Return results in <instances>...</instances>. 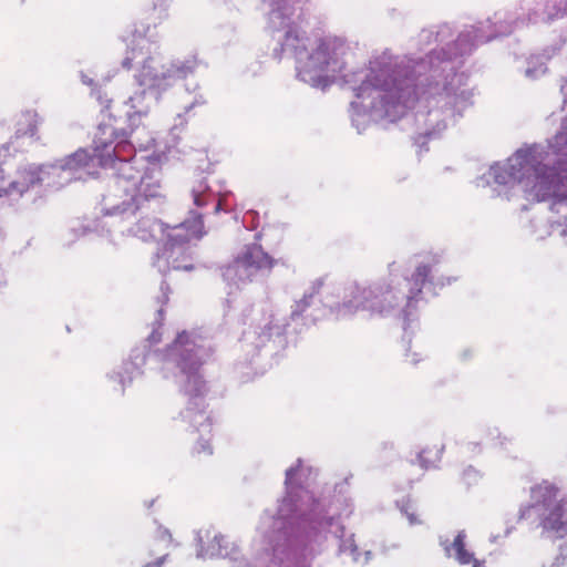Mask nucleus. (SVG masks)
<instances>
[{
    "label": "nucleus",
    "instance_id": "nucleus-10",
    "mask_svg": "<svg viewBox=\"0 0 567 567\" xmlns=\"http://www.w3.org/2000/svg\"><path fill=\"white\" fill-rule=\"evenodd\" d=\"M431 275V267L429 265H420L409 279L410 289L406 296L408 301L414 300L423 290L425 282Z\"/></svg>",
    "mask_w": 567,
    "mask_h": 567
},
{
    "label": "nucleus",
    "instance_id": "nucleus-19",
    "mask_svg": "<svg viewBox=\"0 0 567 567\" xmlns=\"http://www.w3.org/2000/svg\"><path fill=\"white\" fill-rule=\"evenodd\" d=\"M478 477V472L474 470L473 467H467L463 471L461 480L466 484L471 485L472 483H475Z\"/></svg>",
    "mask_w": 567,
    "mask_h": 567
},
{
    "label": "nucleus",
    "instance_id": "nucleus-7",
    "mask_svg": "<svg viewBox=\"0 0 567 567\" xmlns=\"http://www.w3.org/2000/svg\"><path fill=\"white\" fill-rule=\"evenodd\" d=\"M540 525L556 533L559 537L567 536V502L561 499L547 513L540 514Z\"/></svg>",
    "mask_w": 567,
    "mask_h": 567
},
{
    "label": "nucleus",
    "instance_id": "nucleus-21",
    "mask_svg": "<svg viewBox=\"0 0 567 567\" xmlns=\"http://www.w3.org/2000/svg\"><path fill=\"white\" fill-rule=\"evenodd\" d=\"M551 567H567V547L556 557Z\"/></svg>",
    "mask_w": 567,
    "mask_h": 567
},
{
    "label": "nucleus",
    "instance_id": "nucleus-22",
    "mask_svg": "<svg viewBox=\"0 0 567 567\" xmlns=\"http://www.w3.org/2000/svg\"><path fill=\"white\" fill-rule=\"evenodd\" d=\"M136 58L135 50H132L127 53V55L122 61V66L125 70H131L133 68V61Z\"/></svg>",
    "mask_w": 567,
    "mask_h": 567
},
{
    "label": "nucleus",
    "instance_id": "nucleus-8",
    "mask_svg": "<svg viewBox=\"0 0 567 567\" xmlns=\"http://www.w3.org/2000/svg\"><path fill=\"white\" fill-rule=\"evenodd\" d=\"M40 124V117L34 110L21 112L16 122L17 138H34Z\"/></svg>",
    "mask_w": 567,
    "mask_h": 567
},
{
    "label": "nucleus",
    "instance_id": "nucleus-9",
    "mask_svg": "<svg viewBox=\"0 0 567 567\" xmlns=\"http://www.w3.org/2000/svg\"><path fill=\"white\" fill-rule=\"evenodd\" d=\"M451 548L454 550V557L461 565H470L471 567H486L485 560H480L475 558L474 554L468 551L465 548V535L464 533H458Z\"/></svg>",
    "mask_w": 567,
    "mask_h": 567
},
{
    "label": "nucleus",
    "instance_id": "nucleus-13",
    "mask_svg": "<svg viewBox=\"0 0 567 567\" xmlns=\"http://www.w3.org/2000/svg\"><path fill=\"white\" fill-rule=\"evenodd\" d=\"M152 63L153 59H147L142 65L136 78L141 85H145L148 87H157L162 84V81L166 79V74H158L157 72H155Z\"/></svg>",
    "mask_w": 567,
    "mask_h": 567
},
{
    "label": "nucleus",
    "instance_id": "nucleus-6",
    "mask_svg": "<svg viewBox=\"0 0 567 567\" xmlns=\"http://www.w3.org/2000/svg\"><path fill=\"white\" fill-rule=\"evenodd\" d=\"M532 504L523 507L519 512V519H527L532 511H536L540 517L543 512L547 513L561 499L559 489L547 481H544L530 488Z\"/></svg>",
    "mask_w": 567,
    "mask_h": 567
},
{
    "label": "nucleus",
    "instance_id": "nucleus-20",
    "mask_svg": "<svg viewBox=\"0 0 567 567\" xmlns=\"http://www.w3.org/2000/svg\"><path fill=\"white\" fill-rule=\"evenodd\" d=\"M11 190L10 182L7 181L3 169L0 167V197Z\"/></svg>",
    "mask_w": 567,
    "mask_h": 567
},
{
    "label": "nucleus",
    "instance_id": "nucleus-12",
    "mask_svg": "<svg viewBox=\"0 0 567 567\" xmlns=\"http://www.w3.org/2000/svg\"><path fill=\"white\" fill-rule=\"evenodd\" d=\"M40 172L37 167H28L19 171V177L10 182L11 190L23 193L40 183Z\"/></svg>",
    "mask_w": 567,
    "mask_h": 567
},
{
    "label": "nucleus",
    "instance_id": "nucleus-11",
    "mask_svg": "<svg viewBox=\"0 0 567 567\" xmlns=\"http://www.w3.org/2000/svg\"><path fill=\"white\" fill-rule=\"evenodd\" d=\"M99 130L105 136L100 138L101 142H110L109 140H116L117 142H127L131 132H127L120 123L118 120L109 117L106 122L100 124Z\"/></svg>",
    "mask_w": 567,
    "mask_h": 567
},
{
    "label": "nucleus",
    "instance_id": "nucleus-17",
    "mask_svg": "<svg viewBox=\"0 0 567 567\" xmlns=\"http://www.w3.org/2000/svg\"><path fill=\"white\" fill-rule=\"evenodd\" d=\"M284 45L288 49H292L300 61L302 60L303 53L307 51V48L302 39L299 38L298 32L292 30L286 33Z\"/></svg>",
    "mask_w": 567,
    "mask_h": 567
},
{
    "label": "nucleus",
    "instance_id": "nucleus-18",
    "mask_svg": "<svg viewBox=\"0 0 567 567\" xmlns=\"http://www.w3.org/2000/svg\"><path fill=\"white\" fill-rule=\"evenodd\" d=\"M213 454V449L208 441L200 440L198 441L194 449L193 455L200 460V456H210Z\"/></svg>",
    "mask_w": 567,
    "mask_h": 567
},
{
    "label": "nucleus",
    "instance_id": "nucleus-26",
    "mask_svg": "<svg viewBox=\"0 0 567 567\" xmlns=\"http://www.w3.org/2000/svg\"><path fill=\"white\" fill-rule=\"evenodd\" d=\"M564 13H565V10H563V9H560V8H559V9L557 10V12H556V14H555V16H556V17H563V16H564Z\"/></svg>",
    "mask_w": 567,
    "mask_h": 567
},
{
    "label": "nucleus",
    "instance_id": "nucleus-25",
    "mask_svg": "<svg viewBox=\"0 0 567 567\" xmlns=\"http://www.w3.org/2000/svg\"><path fill=\"white\" fill-rule=\"evenodd\" d=\"M165 559V556L161 557L156 563L154 564H147L145 567H161L163 561Z\"/></svg>",
    "mask_w": 567,
    "mask_h": 567
},
{
    "label": "nucleus",
    "instance_id": "nucleus-2",
    "mask_svg": "<svg viewBox=\"0 0 567 567\" xmlns=\"http://www.w3.org/2000/svg\"><path fill=\"white\" fill-rule=\"evenodd\" d=\"M134 235L143 241L162 240L166 236L172 245H181L200 238L204 235V221L198 213H192L189 218L175 226L164 225L156 218L143 217L136 223Z\"/></svg>",
    "mask_w": 567,
    "mask_h": 567
},
{
    "label": "nucleus",
    "instance_id": "nucleus-23",
    "mask_svg": "<svg viewBox=\"0 0 567 567\" xmlns=\"http://www.w3.org/2000/svg\"><path fill=\"white\" fill-rule=\"evenodd\" d=\"M560 132H558L557 134V138H563L565 136H567V113H566V116L561 118V123H560Z\"/></svg>",
    "mask_w": 567,
    "mask_h": 567
},
{
    "label": "nucleus",
    "instance_id": "nucleus-1",
    "mask_svg": "<svg viewBox=\"0 0 567 567\" xmlns=\"http://www.w3.org/2000/svg\"><path fill=\"white\" fill-rule=\"evenodd\" d=\"M532 147L518 150L508 159V173L519 183L527 182L543 199L546 197H564L567 187V169L559 163L551 166L554 159L548 154L537 153Z\"/></svg>",
    "mask_w": 567,
    "mask_h": 567
},
{
    "label": "nucleus",
    "instance_id": "nucleus-3",
    "mask_svg": "<svg viewBox=\"0 0 567 567\" xmlns=\"http://www.w3.org/2000/svg\"><path fill=\"white\" fill-rule=\"evenodd\" d=\"M159 183L151 176L140 181L134 177L117 176L114 181L109 198L113 203L114 213H125L137 208L142 199L158 196Z\"/></svg>",
    "mask_w": 567,
    "mask_h": 567
},
{
    "label": "nucleus",
    "instance_id": "nucleus-4",
    "mask_svg": "<svg viewBox=\"0 0 567 567\" xmlns=\"http://www.w3.org/2000/svg\"><path fill=\"white\" fill-rule=\"evenodd\" d=\"M276 261L260 245L245 246L228 268L240 281H254L257 277L268 275Z\"/></svg>",
    "mask_w": 567,
    "mask_h": 567
},
{
    "label": "nucleus",
    "instance_id": "nucleus-24",
    "mask_svg": "<svg viewBox=\"0 0 567 567\" xmlns=\"http://www.w3.org/2000/svg\"><path fill=\"white\" fill-rule=\"evenodd\" d=\"M194 204L198 207L206 205V202L204 200L203 195L198 192H194Z\"/></svg>",
    "mask_w": 567,
    "mask_h": 567
},
{
    "label": "nucleus",
    "instance_id": "nucleus-16",
    "mask_svg": "<svg viewBox=\"0 0 567 567\" xmlns=\"http://www.w3.org/2000/svg\"><path fill=\"white\" fill-rule=\"evenodd\" d=\"M328 45L324 42H320L313 53L308 56L309 60V70L310 71H323L329 61H328Z\"/></svg>",
    "mask_w": 567,
    "mask_h": 567
},
{
    "label": "nucleus",
    "instance_id": "nucleus-5",
    "mask_svg": "<svg viewBox=\"0 0 567 567\" xmlns=\"http://www.w3.org/2000/svg\"><path fill=\"white\" fill-rule=\"evenodd\" d=\"M198 351L199 348L189 341L186 332L179 333L169 347L171 355L183 375L199 372L204 361Z\"/></svg>",
    "mask_w": 567,
    "mask_h": 567
},
{
    "label": "nucleus",
    "instance_id": "nucleus-27",
    "mask_svg": "<svg viewBox=\"0 0 567 567\" xmlns=\"http://www.w3.org/2000/svg\"><path fill=\"white\" fill-rule=\"evenodd\" d=\"M293 474V468H289L287 472H286V475L287 477H291Z\"/></svg>",
    "mask_w": 567,
    "mask_h": 567
},
{
    "label": "nucleus",
    "instance_id": "nucleus-15",
    "mask_svg": "<svg viewBox=\"0 0 567 567\" xmlns=\"http://www.w3.org/2000/svg\"><path fill=\"white\" fill-rule=\"evenodd\" d=\"M184 392L189 398L202 396L206 393L207 386L206 381L199 372L184 374Z\"/></svg>",
    "mask_w": 567,
    "mask_h": 567
},
{
    "label": "nucleus",
    "instance_id": "nucleus-14",
    "mask_svg": "<svg viewBox=\"0 0 567 567\" xmlns=\"http://www.w3.org/2000/svg\"><path fill=\"white\" fill-rule=\"evenodd\" d=\"M444 447L441 444L426 445L417 455L420 465L424 470L434 468L441 462Z\"/></svg>",
    "mask_w": 567,
    "mask_h": 567
}]
</instances>
